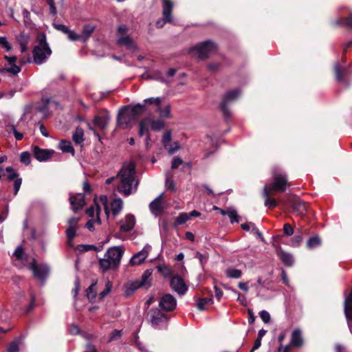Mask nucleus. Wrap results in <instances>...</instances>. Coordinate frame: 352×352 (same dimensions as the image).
<instances>
[{
	"instance_id": "obj_1",
	"label": "nucleus",
	"mask_w": 352,
	"mask_h": 352,
	"mask_svg": "<svg viewBox=\"0 0 352 352\" xmlns=\"http://www.w3.org/2000/svg\"><path fill=\"white\" fill-rule=\"evenodd\" d=\"M118 176L120 177V183L118 186V190L125 196L132 193V185L135 181V164L130 162L123 165L118 172Z\"/></svg>"
},
{
	"instance_id": "obj_2",
	"label": "nucleus",
	"mask_w": 352,
	"mask_h": 352,
	"mask_svg": "<svg viewBox=\"0 0 352 352\" xmlns=\"http://www.w3.org/2000/svg\"><path fill=\"white\" fill-rule=\"evenodd\" d=\"M37 41L38 45H36L32 50L34 63L36 65H41L46 60L47 56L52 54V50L49 47L44 33L38 34Z\"/></svg>"
},
{
	"instance_id": "obj_3",
	"label": "nucleus",
	"mask_w": 352,
	"mask_h": 352,
	"mask_svg": "<svg viewBox=\"0 0 352 352\" xmlns=\"http://www.w3.org/2000/svg\"><path fill=\"white\" fill-rule=\"evenodd\" d=\"M146 319L155 328L162 329L167 326L169 317L160 309L152 308L148 311Z\"/></svg>"
},
{
	"instance_id": "obj_4",
	"label": "nucleus",
	"mask_w": 352,
	"mask_h": 352,
	"mask_svg": "<svg viewBox=\"0 0 352 352\" xmlns=\"http://www.w3.org/2000/svg\"><path fill=\"white\" fill-rule=\"evenodd\" d=\"M217 50V45L212 41L208 40L201 42L192 47L190 52L192 54L196 52L200 59H206L210 54L214 53Z\"/></svg>"
},
{
	"instance_id": "obj_5",
	"label": "nucleus",
	"mask_w": 352,
	"mask_h": 352,
	"mask_svg": "<svg viewBox=\"0 0 352 352\" xmlns=\"http://www.w3.org/2000/svg\"><path fill=\"white\" fill-rule=\"evenodd\" d=\"M288 180L286 175L276 173L274 175V182L268 186H265L264 188H268L272 192H283L286 190Z\"/></svg>"
},
{
	"instance_id": "obj_6",
	"label": "nucleus",
	"mask_w": 352,
	"mask_h": 352,
	"mask_svg": "<svg viewBox=\"0 0 352 352\" xmlns=\"http://www.w3.org/2000/svg\"><path fill=\"white\" fill-rule=\"evenodd\" d=\"M109 121V112L107 109H103L94 116L92 123L95 127L104 131L108 127Z\"/></svg>"
},
{
	"instance_id": "obj_7",
	"label": "nucleus",
	"mask_w": 352,
	"mask_h": 352,
	"mask_svg": "<svg viewBox=\"0 0 352 352\" xmlns=\"http://www.w3.org/2000/svg\"><path fill=\"white\" fill-rule=\"evenodd\" d=\"M124 249L120 246L110 248L106 252L104 257H108L113 263V268H118L120 264Z\"/></svg>"
},
{
	"instance_id": "obj_8",
	"label": "nucleus",
	"mask_w": 352,
	"mask_h": 352,
	"mask_svg": "<svg viewBox=\"0 0 352 352\" xmlns=\"http://www.w3.org/2000/svg\"><path fill=\"white\" fill-rule=\"evenodd\" d=\"M344 312L349 329L352 333V288L348 294H346V292H344Z\"/></svg>"
},
{
	"instance_id": "obj_9",
	"label": "nucleus",
	"mask_w": 352,
	"mask_h": 352,
	"mask_svg": "<svg viewBox=\"0 0 352 352\" xmlns=\"http://www.w3.org/2000/svg\"><path fill=\"white\" fill-rule=\"evenodd\" d=\"M128 110L129 106L122 107L120 109L117 116V125L123 129L129 127L131 126V122H133L129 117Z\"/></svg>"
},
{
	"instance_id": "obj_10",
	"label": "nucleus",
	"mask_w": 352,
	"mask_h": 352,
	"mask_svg": "<svg viewBox=\"0 0 352 352\" xmlns=\"http://www.w3.org/2000/svg\"><path fill=\"white\" fill-rule=\"evenodd\" d=\"M30 269L32 271L34 277L42 281L45 280L49 272L48 267L46 265L38 266L35 258L32 259Z\"/></svg>"
},
{
	"instance_id": "obj_11",
	"label": "nucleus",
	"mask_w": 352,
	"mask_h": 352,
	"mask_svg": "<svg viewBox=\"0 0 352 352\" xmlns=\"http://www.w3.org/2000/svg\"><path fill=\"white\" fill-rule=\"evenodd\" d=\"M159 306L164 311H172L176 308L177 300L171 294H166L161 298Z\"/></svg>"
},
{
	"instance_id": "obj_12",
	"label": "nucleus",
	"mask_w": 352,
	"mask_h": 352,
	"mask_svg": "<svg viewBox=\"0 0 352 352\" xmlns=\"http://www.w3.org/2000/svg\"><path fill=\"white\" fill-rule=\"evenodd\" d=\"M170 287L180 295L184 294L188 290V287L184 279L180 276H175L171 278L170 281Z\"/></svg>"
},
{
	"instance_id": "obj_13",
	"label": "nucleus",
	"mask_w": 352,
	"mask_h": 352,
	"mask_svg": "<svg viewBox=\"0 0 352 352\" xmlns=\"http://www.w3.org/2000/svg\"><path fill=\"white\" fill-rule=\"evenodd\" d=\"M33 156L39 162L48 160L54 154L53 150L41 148L38 146H32Z\"/></svg>"
},
{
	"instance_id": "obj_14",
	"label": "nucleus",
	"mask_w": 352,
	"mask_h": 352,
	"mask_svg": "<svg viewBox=\"0 0 352 352\" xmlns=\"http://www.w3.org/2000/svg\"><path fill=\"white\" fill-rule=\"evenodd\" d=\"M333 72L336 80L339 82H342L348 85V80L346 79L347 76L349 74V70L346 67H342L338 62L334 64Z\"/></svg>"
},
{
	"instance_id": "obj_15",
	"label": "nucleus",
	"mask_w": 352,
	"mask_h": 352,
	"mask_svg": "<svg viewBox=\"0 0 352 352\" xmlns=\"http://www.w3.org/2000/svg\"><path fill=\"white\" fill-rule=\"evenodd\" d=\"M128 106L129 117L133 120V122L137 121L139 118L147 111V107H146L145 104L138 103L133 107L131 105Z\"/></svg>"
},
{
	"instance_id": "obj_16",
	"label": "nucleus",
	"mask_w": 352,
	"mask_h": 352,
	"mask_svg": "<svg viewBox=\"0 0 352 352\" xmlns=\"http://www.w3.org/2000/svg\"><path fill=\"white\" fill-rule=\"evenodd\" d=\"M69 203L74 212L81 210L85 205V196L82 193L72 195L70 194Z\"/></svg>"
},
{
	"instance_id": "obj_17",
	"label": "nucleus",
	"mask_w": 352,
	"mask_h": 352,
	"mask_svg": "<svg viewBox=\"0 0 352 352\" xmlns=\"http://www.w3.org/2000/svg\"><path fill=\"white\" fill-rule=\"evenodd\" d=\"M291 206L294 211L300 216H304L307 213V204L298 197H295L293 199L291 203Z\"/></svg>"
},
{
	"instance_id": "obj_18",
	"label": "nucleus",
	"mask_w": 352,
	"mask_h": 352,
	"mask_svg": "<svg viewBox=\"0 0 352 352\" xmlns=\"http://www.w3.org/2000/svg\"><path fill=\"white\" fill-rule=\"evenodd\" d=\"M173 3L171 0H163L162 3V15L164 22L168 23H173L172 12Z\"/></svg>"
},
{
	"instance_id": "obj_19",
	"label": "nucleus",
	"mask_w": 352,
	"mask_h": 352,
	"mask_svg": "<svg viewBox=\"0 0 352 352\" xmlns=\"http://www.w3.org/2000/svg\"><path fill=\"white\" fill-rule=\"evenodd\" d=\"M149 209L152 213L158 214L165 210L164 206V198L163 193L157 197L153 201L149 204Z\"/></svg>"
},
{
	"instance_id": "obj_20",
	"label": "nucleus",
	"mask_w": 352,
	"mask_h": 352,
	"mask_svg": "<svg viewBox=\"0 0 352 352\" xmlns=\"http://www.w3.org/2000/svg\"><path fill=\"white\" fill-rule=\"evenodd\" d=\"M96 28V26L91 23H86L82 26V32L80 34V41L87 42Z\"/></svg>"
},
{
	"instance_id": "obj_21",
	"label": "nucleus",
	"mask_w": 352,
	"mask_h": 352,
	"mask_svg": "<svg viewBox=\"0 0 352 352\" xmlns=\"http://www.w3.org/2000/svg\"><path fill=\"white\" fill-rule=\"evenodd\" d=\"M302 332L300 329H294L292 333L290 344L293 347H301L303 344Z\"/></svg>"
},
{
	"instance_id": "obj_22",
	"label": "nucleus",
	"mask_w": 352,
	"mask_h": 352,
	"mask_svg": "<svg viewBox=\"0 0 352 352\" xmlns=\"http://www.w3.org/2000/svg\"><path fill=\"white\" fill-rule=\"evenodd\" d=\"M148 251L144 248L139 252L135 254L130 260V263L132 265H137L142 263L148 256Z\"/></svg>"
},
{
	"instance_id": "obj_23",
	"label": "nucleus",
	"mask_w": 352,
	"mask_h": 352,
	"mask_svg": "<svg viewBox=\"0 0 352 352\" xmlns=\"http://www.w3.org/2000/svg\"><path fill=\"white\" fill-rule=\"evenodd\" d=\"M135 223L134 215L129 214L125 217L124 223L120 225V230L124 232H129L134 228Z\"/></svg>"
},
{
	"instance_id": "obj_24",
	"label": "nucleus",
	"mask_w": 352,
	"mask_h": 352,
	"mask_svg": "<svg viewBox=\"0 0 352 352\" xmlns=\"http://www.w3.org/2000/svg\"><path fill=\"white\" fill-rule=\"evenodd\" d=\"M272 193L268 188H263V196L265 198V206L270 209L275 208L278 206L276 200L271 197Z\"/></svg>"
},
{
	"instance_id": "obj_25",
	"label": "nucleus",
	"mask_w": 352,
	"mask_h": 352,
	"mask_svg": "<svg viewBox=\"0 0 352 352\" xmlns=\"http://www.w3.org/2000/svg\"><path fill=\"white\" fill-rule=\"evenodd\" d=\"M140 287H144V286L140 283L139 280L127 283L124 285L125 295L126 296H130L133 295L134 292Z\"/></svg>"
},
{
	"instance_id": "obj_26",
	"label": "nucleus",
	"mask_w": 352,
	"mask_h": 352,
	"mask_svg": "<svg viewBox=\"0 0 352 352\" xmlns=\"http://www.w3.org/2000/svg\"><path fill=\"white\" fill-rule=\"evenodd\" d=\"M278 256L285 266H292L294 263V258L291 254L280 250L278 252Z\"/></svg>"
},
{
	"instance_id": "obj_27",
	"label": "nucleus",
	"mask_w": 352,
	"mask_h": 352,
	"mask_svg": "<svg viewBox=\"0 0 352 352\" xmlns=\"http://www.w3.org/2000/svg\"><path fill=\"white\" fill-rule=\"evenodd\" d=\"M58 147L63 153H71L73 156L75 155V150L69 140H61Z\"/></svg>"
},
{
	"instance_id": "obj_28",
	"label": "nucleus",
	"mask_w": 352,
	"mask_h": 352,
	"mask_svg": "<svg viewBox=\"0 0 352 352\" xmlns=\"http://www.w3.org/2000/svg\"><path fill=\"white\" fill-rule=\"evenodd\" d=\"M240 94L241 91L239 89L230 90L225 94L222 102L228 104L230 102L236 100Z\"/></svg>"
},
{
	"instance_id": "obj_29",
	"label": "nucleus",
	"mask_w": 352,
	"mask_h": 352,
	"mask_svg": "<svg viewBox=\"0 0 352 352\" xmlns=\"http://www.w3.org/2000/svg\"><path fill=\"white\" fill-rule=\"evenodd\" d=\"M147 120L148 124H151V129L155 131H159L165 127V123L161 120H153L150 117L145 118Z\"/></svg>"
},
{
	"instance_id": "obj_30",
	"label": "nucleus",
	"mask_w": 352,
	"mask_h": 352,
	"mask_svg": "<svg viewBox=\"0 0 352 352\" xmlns=\"http://www.w3.org/2000/svg\"><path fill=\"white\" fill-rule=\"evenodd\" d=\"M153 273L152 269H148L145 270L142 275L141 280H139L140 283L144 286V287L148 288L151 285V276Z\"/></svg>"
},
{
	"instance_id": "obj_31",
	"label": "nucleus",
	"mask_w": 352,
	"mask_h": 352,
	"mask_svg": "<svg viewBox=\"0 0 352 352\" xmlns=\"http://www.w3.org/2000/svg\"><path fill=\"white\" fill-rule=\"evenodd\" d=\"M73 141L76 144H81L84 140V130L80 126H77L76 128L75 132L72 135Z\"/></svg>"
},
{
	"instance_id": "obj_32",
	"label": "nucleus",
	"mask_w": 352,
	"mask_h": 352,
	"mask_svg": "<svg viewBox=\"0 0 352 352\" xmlns=\"http://www.w3.org/2000/svg\"><path fill=\"white\" fill-rule=\"evenodd\" d=\"M322 244V240L318 235L310 237L306 243L308 249L312 250L319 247Z\"/></svg>"
},
{
	"instance_id": "obj_33",
	"label": "nucleus",
	"mask_w": 352,
	"mask_h": 352,
	"mask_svg": "<svg viewBox=\"0 0 352 352\" xmlns=\"http://www.w3.org/2000/svg\"><path fill=\"white\" fill-rule=\"evenodd\" d=\"M334 25H344L352 28V12L346 18L340 17L333 21Z\"/></svg>"
},
{
	"instance_id": "obj_34",
	"label": "nucleus",
	"mask_w": 352,
	"mask_h": 352,
	"mask_svg": "<svg viewBox=\"0 0 352 352\" xmlns=\"http://www.w3.org/2000/svg\"><path fill=\"white\" fill-rule=\"evenodd\" d=\"M122 201L121 199H113L111 202V211L114 216L118 215L122 208Z\"/></svg>"
},
{
	"instance_id": "obj_35",
	"label": "nucleus",
	"mask_w": 352,
	"mask_h": 352,
	"mask_svg": "<svg viewBox=\"0 0 352 352\" xmlns=\"http://www.w3.org/2000/svg\"><path fill=\"white\" fill-rule=\"evenodd\" d=\"M212 303L213 300L212 297L201 298L198 299L197 307L199 310L204 311L206 305H212Z\"/></svg>"
},
{
	"instance_id": "obj_36",
	"label": "nucleus",
	"mask_w": 352,
	"mask_h": 352,
	"mask_svg": "<svg viewBox=\"0 0 352 352\" xmlns=\"http://www.w3.org/2000/svg\"><path fill=\"white\" fill-rule=\"evenodd\" d=\"M9 66L8 67H0V73L3 74L7 72L12 75H17L21 71V67L16 64Z\"/></svg>"
},
{
	"instance_id": "obj_37",
	"label": "nucleus",
	"mask_w": 352,
	"mask_h": 352,
	"mask_svg": "<svg viewBox=\"0 0 352 352\" xmlns=\"http://www.w3.org/2000/svg\"><path fill=\"white\" fill-rule=\"evenodd\" d=\"M117 43L118 45L126 46L129 49H132L134 47L133 40L129 36L119 38Z\"/></svg>"
},
{
	"instance_id": "obj_38",
	"label": "nucleus",
	"mask_w": 352,
	"mask_h": 352,
	"mask_svg": "<svg viewBox=\"0 0 352 352\" xmlns=\"http://www.w3.org/2000/svg\"><path fill=\"white\" fill-rule=\"evenodd\" d=\"M99 265H100V268H102L104 272H106L111 269V270L116 269V268L113 267V263H111V261L108 257H105L104 258L100 259Z\"/></svg>"
},
{
	"instance_id": "obj_39",
	"label": "nucleus",
	"mask_w": 352,
	"mask_h": 352,
	"mask_svg": "<svg viewBox=\"0 0 352 352\" xmlns=\"http://www.w3.org/2000/svg\"><path fill=\"white\" fill-rule=\"evenodd\" d=\"M190 219V215L186 212H182L179 214V216L175 219L174 222V227L176 228L179 225H182L185 223Z\"/></svg>"
},
{
	"instance_id": "obj_40",
	"label": "nucleus",
	"mask_w": 352,
	"mask_h": 352,
	"mask_svg": "<svg viewBox=\"0 0 352 352\" xmlns=\"http://www.w3.org/2000/svg\"><path fill=\"white\" fill-rule=\"evenodd\" d=\"M96 286V282L91 283V285L86 289L87 296L90 301L94 300L97 296Z\"/></svg>"
},
{
	"instance_id": "obj_41",
	"label": "nucleus",
	"mask_w": 352,
	"mask_h": 352,
	"mask_svg": "<svg viewBox=\"0 0 352 352\" xmlns=\"http://www.w3.org/2000/svg\"><path fill=\"white\" fill-rule=\"evenodd\" d=\"M156 268L157 271L165 278L170 277L172 275L171 269L166 265H159Z\"/></svg>"
},
{
	"instance_id": "obj_42",
	"label": "nucleus",
	"mask_w": 352,
	"mask_h": 352,
	"mask_svg": "<svg viewBox=\"0 0 352 352\" xmlns=\"http://www.w3.org/2000/svg\"><path fill=\"white\" fill-rule=\"evenodd\" d=\"M147 120L148 119L144 118L139 122L138 134L140 137H142L143 135H144V134H147V133H149L148 129L147 127Z\"/></svg>"
},
{
	"instance_id": "obj_43",
	"label": "nucleus",
	"mask_w": 352,
	"mask_h": 352,
	"mask_svg": "<svg viewBox=\"0 0 352 352\" xmlns=\"http://www.w3.org/2000/svg\"><path fill=\"white\" fill-rule=\"evenodd\" d=\"M157 111L160 113V117L161 118H170V106L167 105L164 109H162L161 106L157 107Z\"/></svg>"
},
{
	"instance_id": "obj_44",
	"label": "nucleus",
	"mask_w": 352,
	"mask_h": 352,
	"mask_svg": "<svg viewBox=\"0 0 352 352\" xmlns=\"http://www.w3.org/2000/svg\"><path fill=\"white\" fill-rule=\"evenodd\" d=\"M195 257L199 259V263L204 269L205 264L208 262L209 258L208 253L205 252L202 254L199 252H197Z\"/></svg>"
},
{
	"instance_id": "obj_45",
	"label": "nucleus",
	"mask_w": 352,
	"mask_h": 352,
	"mask_svg": "<svg viewBox=\"0 0 352 352\" xmlns=\"http://www.w3.org/2000/svg\"><path fill=\"white\" fill-rule=\"evenodd\" d=\"M6 171L8 173L7 179L10 182L14 181L16 178H20L19 173H16L12 166L6 167Z\"/></svg>"
},
{
	"instance_id": "obj_46",
	"label": "nucleus",
	"mask_w": 352,
	"mask_h": 352,
	"mask_svg": "<svg viewBox=\"0 0 352 352\" xmlns=\"http://www.w3.org/2000/svg\"><path fill=\"white\" fill-rule=\"evenodd\" d=\"M50 98H42L41 104L38 106L37 110L41 113H46L49 110Z\"/></svg>"
},
{
	"instance_id": "obj_47",
	"label": "nucleus",
	"mask_w": 352,
	"mask_h": 352,
	"mask_svg": "<svg viewBox=\"0 0 352 352\" xmlns=\"http://www.w3.org/2000/svg\"><path fill=\"white\" fill-rule=\"evenodd\" d=\"M226 275L229 278H239L242 275V272L238 269L229 268L226 271Z\"/></svg>"
},
{
	"instance_id": "obj_48",
	"label": "nucleus",
	"mask_w": 352,
	"mask_h": 352,
	"mask_svg": "<svg viewBox=\"0 0 352 352\" xmlns=\"http://www.w3.org/2000/svg\"><path fill=\"white\" fill-rule=\"evenodd\" d=\"M220 109L223 113V116L226 120H228L231 118V112L228 107V104L221 102L220 104Z\"/></svg>"
},
{
	"instance_id": "obj_49",
	"label": "nucleus",
	"mask_w": 352,
	"mask_h": 352,
	"mask_svg": "<svg viewBox=\"0 0 352 352\" xmlns=\"http://www.w3.org/2000/svg\"><path fill=\"white\" fill-rule=\"evenodd\" d=\"M20 161L21 163L28 166L31 163L30 153L28 151H23L21 153Z\"/></svg>"
},
{
	"instance_id": "obj_50",
	"label": "nucleus",
	"mask_w": 352,
	"mask_h": 352,
	"mask_svg": "<svg viewBox=\"0 0 352 352\" xmlns=\"http://www.w3.org/2000/svg\"><path fill=\"white\" fill-rule=\"evenodd\" d=\"M146 106V104H155L157 107L161 106L162 99L159 97L157 98H146L144 100V103Z\"/></svg>"
},
{
	"instance_id": "obj_51",
	"label": "nucleus",
	"mask_w": 352,
	"mask_h": 352,
	"mask_svg": "<svg viewBox=\"0 0 352 352\" xmlns=\"http://www.w3.org/2000/svg\"><path fill=\"white\" fill-rule=\"evenodd\" d=\"M76 228L75 226H69L66 231V235L69 241H72L74 239L76 234Z\"/></svg>"
},
{
	"instance_id": "obj_52",
	"label": "nucleus",
	"mask_w": 352,
	"mask_h": 352,
	"mask_svg": "<svg viewBox=\"0 0 352 352\" xmlns=\"http://www.w3.org/2000/svg\"><path fill=\"white\" fill-rule=\"evenodd\" d=\"M19 340H14L8 347V352H18L19 351Z\"/></svg>"
},
{
	"instance_id": "obj_53",
	"label": "nucleus",
	"mask_w": 352,
	"mask_h": 352,
	"mask_svg": "<svg viewBox=\"0 0 352 352\" xmlns=\"http://www.w3.org/2000/svg\"><path fill=\"white\" fill-rule=\"evenodd\" d=\"M80 247H81L82 249V250L84 252H87L89 250H94L96 252H99L101 250L102 247H97L94 245H80Z\"/></svg>"
},
{
	"instance_id": "obj_54",
	"label": "nucleus",
	"mask_w": 352,
	"mask_h": 352,
	"mask_svg": "<svg viewBox=\"0 0 352 352\" xmlns=\"http://www.w3.org/2000/svg\"><path fill=\"white\" fill-rule=\"evenodd\" d=\"M228 216L229 217L230 222L232 223L234 222L238 223L239 221V217L236 210H230V211L228 214Z\"/></svg>"
},
{
	"instance_id": "obj_55",
	"label": "nucleus",
	"mask_w": 352,
	"mask_h": 352,
	"mask_svg": "<svg viewBox=\"0 0 352 352\" xmlns=\"http://www.w3.org/2000/svg\"><path fill=\"white\" fill-rule=\"evenodd\" d=\"M0 45L4 47L7 52H10L12 50L11 45L8 43L6 37H0Z\"/></svg>"
},
{
	"instance_id": "obj_56",
	"label": "nucleus",
	"mask_w": 352,
	"mask_h": 352,
	"mask_svg": "<svg viewBox=\"0 0 352 352\" xmlns=\"http://www.w3.org/2000/svg\"><path fill=\"white\" fill-rule=\"evenodd\" d=\"M221 67V63H210L207 65V68L212 72H216Z\"/></svg>"
},
{
	"instance_id": "obj_57",
	"label": "nucleus",
	"mask_w": 352,
	"mask_h": 352,
	"mask_svg": "<svg viewBox=\"0 0 352 352\" xmlns=\"http://www.w3.org/2000/svg\"><path fill=\"white\" fill-rule=\"evenodd\" d=\"M23 254H24V250L22 246L17 247L14 252V256L16 257V260H18V261H21L23 259Z\"/></svg>"
},
{
	"instance_id": "obj_58",
	"label": "nucleus",
	"mask_w": 352,
	"mask_h": 352,
	"mask_svg": "<svg viewBox=\"0 0 352 352\" xmlns=\"http://www.w3.org/2000/svg\"><path fill=\"white\" fill-rule=\"evenodd\" d=\"M66 34H67L68 38L72 41H80V34L75 33L74 31H72L69 29Z\"/></svg>"
},
{
	"instance_id": "obj_59",
	"label": "nucleus",
	"mask_w": 352,
	"mask_h": 352,
	"mask_svg": "<svg viewBox=\"0 0 352 352\" xmlns=\"http://www.w3.org/2000/svg\"><path fill=\"white\" fill-rule=\"evenodd\" d=\"M283 232L286 236H292L294 233V229L289 223H286L283 226Z\"/></svg>"
},
{
	"instance_id": "obj_60",
	"label": "nucleus",
	"mask_w": 352,
	"mask_h": 352,
	"mask_svg": "<svg viewBox=\"0 0 352 352\" xmlns=\"http://www.w3.org/2000/svg\"><path fill=\"white\" fill-rule=\"evenodd\" d=\"M111 289V283L109 281H108L106 285V288L100 293L99 298L100 299H102L103 298H104L110 292Z\"/></svg>"
},
{
	"instance_id": "obj_61",
	"label": "nucleus",
	"mask_w": 352,
	"mask_h": 352,
	"mask_svg": "<svg viewBox=\"0 0 352 352\" xmlns=\"http://www.w3.org/2000/svg\"><path fill=\"white\" fill-rule=\"evenodd\" d=\"M259 316L265 323L269 322L271 319L270 314L265 310L260 311Z\"/></svg>"
},
{
	"instance_id": "obj_62",
	"label": "nucleus",
	"mask_w": 352,
	"mask_h": 352,
	"mask_svg": "<svg viewBox=\"0 0 352 352\" xmlns=\"http://www.w3.org/2000/svg\"><path fill=\"white\" fill-rule=\"evenodd\" d=\"M302 241V235H295L291 240L292 245L296 247L298 246Z\"/></svg>"
},
{
	"instance_id": "obj_63",
	"label": "nucleus",
	"mask_w": 352,
	"mask_h": 352,
	"mask_svg": "<svg viewBox=\"0 0 352 352\" xmlns=\"http://www.w3.org/2000/svg\"><path fill=\"white\" fill-rule=\"evenodd\" d=\"M182 164H183V160L180 157H174L172 161L171 168L177 169Z\"/></svg>"
},
{
	"instance_id": "obj_64",
	"label": "nucleus",
	"mask_w": 352,
	"mask_h": 352,
	"mask_svg": "<svg viewBox=\"0 0 352 352\" xmlns=\"http://www.w3.org/2000/svg\"><path fill=\"white\" fill-rule=\"evenodd\" d=\"M162 143L166 147L167 144L171 141V132L170 131H166L162 137Z\"/></svg>"
}]
</instances>
